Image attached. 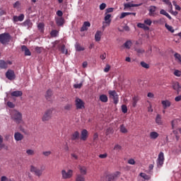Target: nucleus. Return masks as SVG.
<instances>
[{"label":"nucleus","mask_w":181,"mask_h":181,"mask_svg":"<svg viewBox=\"0 0 181 181\" xmlns=\"http://www.w3.org/2000/svg\"><path fill=\"white\" fill-rule=\"evenodd\" d=\"M11 119L16 122V124H23V119L22 116V113H21L18 110H15V112L11 115Z\"/></svg>","instance_id":"f257e3e1"},{"label":"nucleus","mask_w":181,"mask_h":181,"mask_svg":"<svg viewBox=\"0 0 181 181\" xmlns=\"http://www.w3.org/2000/svg\"><path fill=\"white\" fill-rule=\"evenodd\" d=\"M12 36L8 33H4L0 34V43L1 45H8L11 42Z\"/></svg>","instance_id":"f03ea898"},{"label":"nucleus","mask_w":181,"mask_h":181,"mask_svg":"<svg viewBox=\"0 0 181 181\" xmlns=\"http://www.w3.org/2000/svg\"><path fill=\"white\" fill-rule=\"evenodd\" d=\"M52 115H53V108L47 109V110H45L42 117V122L50 121V119H52Z\"/></svg>","instance_id":"7ed1b4c3"},{"label":"nucleus","mask_w":181,"mask_h":181,"mask_svg":"<svg viewBox=\"0 0 181 181\" xmlns=\"http://www.w3.org/2000/svg\"><path fill=\"white\" fill-rule=\"evenodd\" d=\"M30 172H31V173H34V175L37 176V177H40V176L43 175V170L39 169L37 167L33 165H30Z\"/></svg>","instance_id":"20e7f679"},{"label":"nucleus","mask_w":181,"mask_h":181,"mask_svg":"<svg viewBox=\"0 0 181 181\" xmlns=\"http://www.w3.org/2000/svg\"><path fill=\"white\" fill-rule=\"evenodd\" d=\"M165 162V155L163 152L160 151L158 154L157 159V166L158 168H162L163 166V163Z\"/></svg>","instance_id":"39448f33"},{"label":"nucleus","mask_w":181,"mask_h":181,"mask_svg":"<svg viewBox=\"0 0 181 181\" xmlns=\"http://www.w3.org/2000/svg\"><path fill=\"white\" fill-rule=\"evenodd\" d=\"M6 78L10 81H12L16 78V74H15V71L12 69H8L6 72Z\"/></svg>","instance_id":"423d86ee"},{"label":"nucleus","mask_w":181,"mask_h":181,"mask_svg":"<svg viewBox=\"0 0 181 181\" xmlns=\"http://www.w3.org/2000/svg\"><path fill=\"white\" fill-rule=\"evenodd\" d=\"M108 94L110 98H112L114 104H118V93L115 90H109Z\"/></svg>","instance_id":"0eeeda50"},{"label":"nucleus","mask_w":181,"mask_h":181,"mask_svg":"<svg viewBox=\"0 0 181 181\" xmlns=\"http://www.w3.org/2000/svg\"><path fill=\"white\" fill-rule=\"evenodd\" d=\"M62 179H70L73 176V170H69L66 172V170H62Z\"/></svg>","instance_id":"6e6552de"},{"label":"nucleus","mask_w":181,"mask_h":181,"mask_svg":"<svg viewBox=\"0 0 181 181\" xmlns=\"http://www.w3.org/2000/svg\"><path fill=\"white\" fill-rule=\"evenodd\" d=\"M8 64L11 66L12 62L11 61H5L4 59H0V69H4L6 70L8 69Z\"/></svg>","instance_id":"1a4fd4ad"},{"label":"nucleus","mask_w":181,"mask_h":181,"mask_svg":"<svg viewBox=\"0 0 181 181\" xmlns=\"http://www.w3.org/2000/svg\"><path fill=\"white\" fill-rule=\"evenodd\" d=\"M156 8L157 7L156 6H151L148 9V15L153 17L158 16Z\"/></svg>","instance_id":"9d476101"},{"label":"nucleus","mask_w":181,"mask_h":181,"mask_svg":"<svg viewBox=\"0 0 181 181\" xmlns=\"http://www.w3.org/2000/svg\"><path fill=\"white\" fill-rule=\"evenodd\" d=\"M76 110H83V108H85L84 102L80 98L76 99Z\"/></svg>","instance_id":"9b49d317"},{"label":"nucleus","mask_w":181,"mask_h":181,"mask_svg":"<svg viewBox=\"0 0 181 181\" xmlns=\"http://www.w3.org/2000/svg\"><path fill=\"white\" fill-rule=\"evenodd\" d=\"M119 175H121V173H119V171H117L114 174L109 175L107 176V181H115L117 179H118V176H119Z\"/></svg>","instance_id":"f8f14e48"},{"label":"nucleus","mask_w":181,"mask_h":181,"mask_svg":"<svg viewBox=\"0 0 181 181\" xmlns=\"http://www.w3.org/2000/svg\"><path fill=\"white\" fill-rule=\"evenodd\" d=\"M87 138H88V132L87 129H84L81 132V141H87Z\"/></svg>","instance_id":"ddd939ff"},{"label":"nucleus","mask_w":181,"mask_h":181,"mask_svg":"<svg viewBox=\"0 0 181 181\" xmlns=\"http://www.w3.org/2000/svg\"><path fill=\"white\" fill-rule=\"evenodd\" d=\"M21 26H25L27 28V29H30L32 28V26H33V23L30 21V19H27L25 20L23 23H21Z\"/></svg>","instance_id":"4468645a"},{"label":"nucleus","mask_w":181,"mask_h":181,"mask_svg":"<svg viewBox=\"0 0 181 181\" xmlns=\"http://www.w3.org/2000/svg\"><path fill=\"white\" fill-rule=\"evenodd\" d=\"M25 19V14L21 13L19 16H13V22H22Z\"/></svg>","instance_id":"2eb2a0df"},{"label":"nucleus","mask_w":181,"mask_h":181,"mask_svg":"<svg viewBox=\"0 0 181 181\" xmlns=\"http://www.w3.org/2000/svg\"><path fill=\"white\" fill-rule=\"evenodd\" d=\"M142 6V3L139 4H132V3H126L124 4V9H128L129 8L138 7Z\"/></svg>","instance_id":"dca6fc26"},{"label":"nucleus","mask_w":181,"mask_h":181,"mask_svg":"<svg viewBox=\"0 0 181 181\" xmlns=\"http://www.w3.org/2000/svg\"><path fill=\"white\" fill-rule=\"evenodd\" d=\"M90 26H91V23H90V22L88 21H85L83 23V25L81 28V32H85V30H88V28H90Z\"/></svg>","instance_id":"f3484780"},{"label":"nucleus","mask_w":181,"mask_h":181,"mask_svg":"<svg viewBox=\"0 0 181 181\" xmlns=\"http://www.w3.org/2000/svg\"><path fill=\"white\" fill-rule=\"evenodd\" d=\"M21 51L24 52L25 56H32V52H30V50L25 45L21 47Z\"/></svg>","instance_id":"a211bd4d"},{"label":"nucleus","mask_w":181,"mask_h":181,"mask_svg":"<svg viewBox=\"0 0 181 181\" xmlns=\"http://www.w3.org/2000/svg\"><path fill=\"white\" fill-rule=\"evenodd\" d=\"M24 136L23 134H22L21 132H17L14 134V139H16V141H22V139H23Z\"/></svg>","instance_id":"6ab92c4d"},{"label":"nucleus","mask_w":181,"mask_h":181,"mask_svg":"<svg viewBox=\"0 0 181 181\" xmlns=\"http://www.w3.org/2000/svg\"><path fill=\"white\" fill-rule=\"evenodd\" d=\"M52 95H53V90L52 89H48L45 94V98L47 101L52 100Z\"/></svg>","instance_id":"aec40b11"},{"label":"nucleus","mask_w":181,"mask_h":181,"mask_svg":"<svg viewBox=\"0 0 181 181\" xmlns=\"http://www.w3.org/2000/svg\"><path fill=\"white\" fill-rule=\"evenodd\" d=\"M11 97H22L23 93L21 90H16L11 93Z\"/></svg>","instance_id":"412c9836"},{"label":"nucleus","mask_w":181,"mask_h":181,"mask_svg":"<svg viewBox=\"0 0 181 181\" xmlns=\"http://www.w3.org/2000/svg\"><path fill=\"white\" fill-rule=\"evenodd\" d=\"M173 88L177 92V94L180 92L181 86L179 84V82H175L173 84Z\"/></svg>","instance_id":"4be33fe9"},{"label":"nucleus","mask_w":181,"mask_h":181,"mask_svg":"<svg viewBox=\"0 0 181 181\" xmlns=\"http://www.w3.org/2000/svg\"><path fill=\"white\" fill-rule=\"evenodd\" d=\"M80 138V133L78 132H75L74 134H72L71 140V141H77Z\"/></svg>","instance_id":"5701e85b"},{"label":"nucleus","mask_w":181,"mask_h":181,"mask_svg":"<svg viewBox=\"0 0 181 181\" xmlns=\"http://www.w3.org/2000/svg\"><path fill=\"white\" fill-rule=\"evenodd\" d=\"M161 103L163 106L164 110H166V108H169V107H170V105H172V103L169 100H162Z\"/></svg>","instance_id":"b1692460"},{"label":"nucleus","mask_w":181,"mask_h":181,"mask_svg":"<svg viewBox=\"0 0 181 181\" xmlns=\"http://www.w3.org/2000/svg\"><path fill=\"white\" fill-rule=\"evenodd\" d=\"M56 23L57 26H63V25H64V18H63V17L57 18Z\"/></svg>","instance_id":"393cba45"},{"label":"nucleus","mask_w":181,"mask_h":181,"mask_svg":"<svg viewBox=\"0 0 181 181\" xmlns=\"http://www.w3.org/2000/svg\"><path fill=\"white\" fill-rule=\"evenodd\" d=\"M75 49L76 52H84V50H86V48H84L83 47H81V45H80V43L78 42H76L75 44Z\"/></svg>","instance_id":"a878e982"},{"label":"nucleus","mask_w":181,"mask_h":181,"mask_svg":"<svg viewBox=\"0 0 181 181\" xmlns=\"http://www.w3.org/2000/svg\"><path fill=\"white\" fill-rule=\"evenodd\" d=\"M160 15H164V16H166V18H168L170 21H172V16H170V15H169V13L166 12L165 9H161L160 11Z\"/></svg>","instance_id":"bb28decb"},{"label":"nucleus","mask_w":181,"mask_h":181,"mask_svg":"<svg viewBox=\"0 0 181 181\" xmlns=\"http://www.w3.org/2000/svg\"><path fill=\"white\" fill-rule=\"evenodd\" d=\"M99 100L102 103H107L108 102V97L107 96V95L103 94V95H100Z\"/></svg>","instance_id":"cd10ccee"},{"label":"nucleus","mask_w":181,"mask_h":181,"mask_svg":"<svg viewBox=\"0 0 181 181\" xmlns=\"http://www.w3.org/2000/svg\"><path fill=\"white\" fill-rule=\"evenodd\" d=\"M95 40L96 42L101 40V31L98 30L95 34Z\"/></svg>","instance_id":"c85d7f7f"},{"label":"nucleus","mask_w":181,"mask_h":181,"mask_svg":"<svg viewBox=\"0 0 181 181\" xmlns=\"http://www.w3.org/2000/svg\"><path fill=\"white\" fill-rule=\"evenodd\" d=\"M159 136V134L156 132H151L150 133L151 139H156Z\"/></svg>","instance_id":"c756f323"},{"label":"nucleus","mask_w":181,"mask_h":181,"mask_svg":"<svg viewBox=\"0 0 181 181\" xmlns=\"http://www.w3.org/2000/svg\"><path fill=\"white\" fill-rule=\"evenodd\" d=\"M156 122L158 125H162V116H160V115H157L156 117Z\"/></svg>","instance_id":"7c9ffc66"},{"label":"nucleus","mask_w":181,"mask_h":181,"mask_svg":"<svg viewBox=\"0 0 181 181\" xmlns=\"http://www.w3.org/2000/svg\"><path fill=\"white\" fill-rule=\"evenodd\" d=\"M79 170H80L81 175L82 176H83L84 175H87V168H86V167L80 166Z\"/></svg>","instance_id":"2f4dec72"},{"label":"nucleus","mask_w":181,"mask_h":181,"mask_svg":"<svg viewBox=\"0 0 181 181\" xmlns=\"http://www.w3.org/2000/svg\"><path fill=\"white\" fill-rule=\"evenodd\" d=\"M140 176L141 177H143L144 180H149L151 179V176L146 175L145 173H141Z\"/></svg>","instance_id":"473e14b6"},{"label":"nucleus","mask_w":181,"mask_h":181,"mask_svg":"<svg viewBox=\"0 0 181 181\" xmlns=\"http://www.w3.org/2000/svg\"><path fill=\"white\" fill-rule=\"evenodd\" d=\"M37 29L38 30H40V32H43L45 30V23H40L37 25Z\"/></svg>","instance_id":"72a5a7b5"},{"label":"nucleus","mask_w":181,"mask_h":181,"mask_svg":"<svg viewBox=\"0 0 181 181\" xmlns=\"http://www.w3.org/2000/svg\"><path fill=\"white\" fill-rule=\"evenodd\" d=\"M132 45V42H131V40H127L126 42H124V46L126 47V49H131Z\"/></svg>","instance_id":"f704fd0d"},{"label":"nucleus","mask_w":181,"mask_h":181,"mask_svg":"<svg viewBox=\"0 0 181 181\" xmlns=\"http://www.w3.org/2000/svg\"><path fill=\"white\" fill-rule=\"evenodd\" d=\"M106 16H105V21L106 23H111V14H105Z\"/></svg>","instance_id":"c9c22d12"},{"label":"nucleus","mask_w":181,"mask_h":181,"mask_svg":"<svg viewBox=\"0 0 181 181\" xmlns=\"http://www.w3.org/2000/svg\"><path fill=\"white\" fill-rule=\"evenodd\" d=\"M165 26L169 32H171V33H173L175 32L173 27H172L171 25H169L168 23H165Z\"/></svg>","instance_id":"e433bc0d"},{"label":"nucleus","mask_w":181,"mask_h":181,"mask_svg":"<svg viewBox=\"0 0 181 181\" xmlns=\"http://www.w3.org/2000/svg\"><path fill=\"white\" fill-rule=\"evenodd\" d=\"M76 181H86V178H84V176L81 175V174H78L76 176Z\"/></svg>","instance_id":"4c0bfd02"},{"label":"nucleus","mask_w":181,"mask_h":181,"mask_svg":"<svg viewBox=\"0 0 181 181\" xmlns=\"http://www.w3.org/2000/svg\"><path fill=\"white\" fill-rule=\"evenodd\" d=\"M111 134H114V129H112V127H109L106 129L105 134L108 136Z\"/></svg>","instance_id":"58836bf2"},{"label":"nucleus","mask_w":181,"mask_h":181,"mask_svg":"<svg viewBox=\"0 0 181 181\" xmlns=\"http://www.w3.org/2000/svg\"><path fill=\"white\" fill-rule=\"evenodd\" d=\"M135 52H136L138 54H144V53H145V49L142 48H135Z\"/></svg>","instance_id":"ea45409f"},{"label":"nucleus","mask_w":181,"mask_h":181,"mask_svg":"<svg viewBox=\"0 0 181 181\" xmlns=\"http://www.w3.org/2000/svg\"><path fill=\"white\" fill-rule=\"evenodd\" d=\"M120 132L122 134H127L128 132V130H127V128H125V126L124 124H122L120 126Z\"/></svg>","instance_id":"a19ab883"},{"label":"nucleus","mask_w":181,"mask_h":181,"mask_svg":"<svg viewBox=\"0 0 181 181\" xmlns=\"http://www.w3.org/2000/svg\"><path fill=\"white\" fill-rule=\"evenodd\" d=\"M129 15H131V13L129 12H123L121 13L120 16H119V19H124V18H125V16H128Z\"/></svg>","instance_id":"79ce46f5"},{"label":"nucleus","mask_w":181,"mask_h":181,"mask_svg":"<svg viewBox=\"0 0 181 181\" xmlns=\"http://www.w3.org/2000/svg\"><path fill=\"white\" fill-rule=\"evenodd\" d=\"M58 33H59V32H57V30H53L51 31L50 35H51L52 37H57Z\"/></svg>","instance_id":"37998d69"},{"label":"nucleus","mask_w":181,"mask_h":181,"mask_svg":"<svg viewBox=\"0 0 181 181\" xmlns=\"http://www.w3.org/2000/svg\"><path fill=\"white\" fill-rule=\"evenodd\" d=\"M122 112H123V114H127L128 112V107L126 105H122Z\"/></svg>","instance_id":"c03bdc74"},{"label":"nucleus","mask_w":181,"mask_h":181,"mask_svg":"<svg viewBox=\"0 0 181 181\" xmlns=\"http://www.w3.org/2000/svg\"><path fill=\"white\" fill-rule=\"evenodd\" d=\"M140 64L144 69H149V64H146L145 62H141Z\"/></svg>","instance_id":"a18cd8bd"},{"label":"nucleus","mask_w":181,"mask_h":181,"mask_svg":"<svg viewBox=\"0 0 181 181\" xmlns=\"http://www.w3.org/2000/svg\"><path fill=\"white\" fill-rule=\"evenodd\" d=\"M61 52L62 53L65 54H67V53H69V52L67 51V49H66V45H63L61 47Z\"/></svg>","instance_id":"49530a36"},{"label":"nucleus","mask_w":181,"mask_h":181,"mask_svg":"<svg viewBox=\"0 0 181 181\" xmlns=\"http://www.w3.org/2000/svg\"><path fill=\"white\" fill-rule=\"evenodd\" d=\"M73 107V105L71 104H66L64 108V110H66V111H70V110H71V107Z\"/></svg>","instance_id":"de8ad7c7"},{"label":"nucleus","mask_w":181,"mask_h":181,"mask_svg":"<svg viewBox=\"0 0 181 181\" xmlns=\"http://www.w3.org/2000/svg\"><path fill=\"white\" fill-rule=\"evenodd\" d=\"M162 1L164 2L165 5H168V6L172 8V2H170V0H162Z\"/></svg>","instance_id":"09e8293b"},{"label":"nucleus","mask_w":181,"mask_h":181,"mask_svg":"<svg viewBox=\"0 0 181 181\" xmlns=\"http://www.w3.org/2000/svg\"><path fill=\"white\" fill-rule=\"evenodd\" d=\"M74 87L75 88H81V87H83V81L81 82L80 83H76L74 85Z\"/></svg>","instance_id":"8fccbe9b"},{"label":"nucleus","mask_w":181,"mask_h":181,"mask_svg":"<svg viewBox=\"0 0 181 181\" xmlns=\"http://www.w3.org/2000/svg\"><path fill=\"white\" fill-rule=\"evenodd\" d=\"M174 76H176V77H180V76H181V71H179V70H177V69L175 70V71H174Z\"/></svg>","instance_id":"3c124183"},{"label":"nucleus","mask_w":181,"mask_h":181,"mask_svg":"<svg viewBox=\"0 0 181 181\" xmlns=\"http://www.w3.org/2000/svg\"><path fill=\"white\" fill-rule=\"evenodd\" d=\"M100 11H104V9H105V8H107V4H105V3H102L100 6H99Z\"/></svg>","instance_id":"603ef678"},{"label":"nucleus","mask_w":181,"mask_h":181,"mask_svg":"<svg viewBox=\"0 0 181 181\" xmlns=\"http://www.w3.org/2000/svg\"><path fill=\"white\" fill-rule=\"evenodd\" d=\"M7 105L9 108H15V105L11 101L7 102Z\"/></svg>","instance_id":"864d4df0"},{"label":"nucleus","mask_w":181,"mask_h":181,"mask_svg":"<svg viewBox=\"0 0 181 181\" xmlns=\"http://www.w3.org/2000/svg\"><path fill=\"white\" fill-rule=\"evenodd\" d=\"M144 23L148 26H151L152 25V21L151 19H146L144 21Z\"/></svg>","instance_id":"5fc2aeb1"},{"label":"nucleus","mask_w":181,"mask_h":181,"mask_svg":"<svg viewBox=\"0 0 181 181\" xmlns=\"http://www.w3.org/2000/svg\"><path fill=\"white\" fill-rule=\"evenodd\" d=\"M110 69H111V66H110V64H106L104 69L105 73H108V71H110Z\"/></svg>","instance_id":"6e6d98bb"},{"label":"nucleus","mask_w":181,"mask_h":181,"mask_svg":"<svg viewBox=\"0 0 181 181\" xmlns=\"http://www.w3.org/2000/svg\"><path fill=\"white\" fill-rule=\"evenodd\" d=\"M136 103H138V100H136V98H133L132 107H134V108L136 107Z\"/></svg>","instance_id":"4d7b16f0"},{"label":"nucleus","mask_w":181,"mask_h":181,"mask_svg":"<svg viewBox=\"0 0 181 181\" xmlns=\"http://www.w3.org/2000/svg\"><path fill=\"white\" fill-rule=\"evenodd\" d=\"M111 12H114V8H107L105 15H107V13H110Z\"/></svg>","instance_id":"13d9d810"},{"label":"nucleus","mask_w":181,"mask_h":181,"mask_svg":"<svg viewBox=\"0 0 181 181\" xmlns=\"http://www.w3.org/2000/svg\"><path fill=\"white\" fill-rule=\"evenodd\" d=\"M28 155H35V151L32 149H28L26 151Z\"/></svg>","instance_id":"bf43d9fd"},{"label":"nucleus","mask_w":181,"mask_h":181,"mask_svg":"<svg viewBox=\"0 0 181 181\" xmlns=\"http://www.w3.org/2000/svg\"><path fill=\"white\" fill-rule=\"evenodd\" d=\"M4 15H6V11L0 8V16H4Z\"/></svg>","instance_id":"052dcab7"},{"label":"nucleus","mask_w":181,"mask_h":181,"mask_svg":"<svg viewBox=\"0 0 181 181\" xmlns=\"http://www.w3.org/2000/svg\"><path fill=\"white\" fill-rule=\"evenodd\" d=\"M107 156H108V154H107V153L99 155V158L100 159H105V158H107Z\"/></svg>","instance_id":"680f3d73"},{"label":"nucleus","mask_w":181,"mask_h":181,"mask_svg":"<svg viewBox=\"0 0 181 181\" xmlns=\"http://www.w3.org/2000/svg\"><path fill=\"white\" fill-rule=\"evenodd\" d=\"M128 163L129 165H135V160H134L133 158H130L129 160H128Z\"/></svg>","instance_id":"e2e57ef3"},{"label":"nucleus","mask_w":181,"mask_h":181,"mask_svg":"<svg viewBox=\"0 0 181 181\" xmlns=\"http://www.w3.org/2000/svg\"><path fill=\"white\" fill-rule=\"evenodd\" d=\"M42 154L45 156H49V155H52V151H44L42 152Z\"/></svg>","instance_id":"0e129e2a"},{"label":"nucleus","mask_w":181,"mask_h":181,"mask_svg":"<svg viewBox=\"0 0 181 181\" xmlns=\"http://www.w3.org/2000/svg\"><path fill=\"white\" fill-rule=\"evenodd\" d=\"M122 147L118 144L115 145V147H114V149L116 150V151H121V148Z\"/></svg>","instance_id":"69168bd1"},{"label":"nucleus","mask_w":181,"mask_h":181,"mask_svg":"<svg viewBox=\"0 0 181 181\" xmlns=\"http://www.w3.org/2000/svg\"><path fill=\"white\" fill-rule=\"evenodd\" d=\"M35 52H37L39 53V54L42 53V47H35Z\"/></svg>","instance_id":"338daca9"},{"label":"nucleus","mask_w":181,"mask_h":181,"mask_svg":"<svg viewBox=\"0 0 181 181\" xmlns=\"http://www.w3.org/2000/svg\"><path fill=\"white\" fill-rule=\"evenodd\" d=\"M147 56H151L152 54V47H151L148 50L146 51Z\"/></svg>","instance_id":"774afa93"}]
</instances>
